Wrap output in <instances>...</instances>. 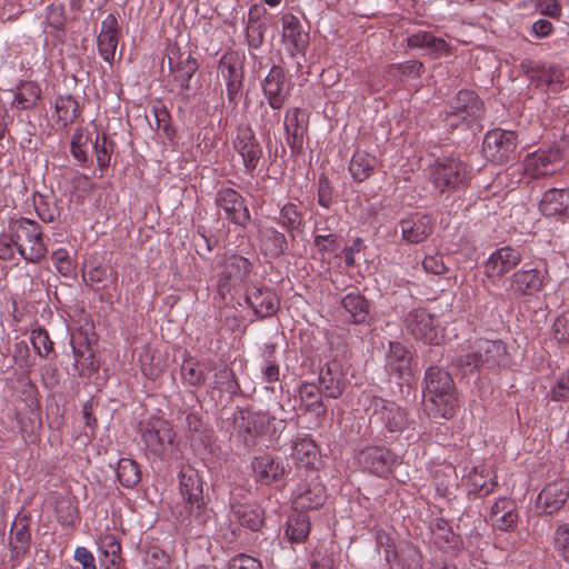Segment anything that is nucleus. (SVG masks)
<instances>
[{"label":"nucleus","mask_w":569,"mask_h":569,"mask_svg":"<svg viewBox=\"0 0 569 569\" xmlns=\"http://www.w3.org/2000/svg\"><path fill=\"white\" fill-rule=\"evenodd\" d=\"M31 343L40 357H47L52 350V341L43 329H33L30 337Z\"/></svg>","instance_id":"53"},{"label":"nucleus","mask_w":569,"mask_h":569,"mask_svg":"<svg viewBox=\"0 0 569 569\" xmlns=\"http://www.w3.org/2000/svg\"><path fill=\"white\" fill-rule=\"evenodd\" d=\"M548 272L546 269L523 267L509 280V290L516 295L532 296L543 287Z\"/></svg>","instance_id":"12"},{"label":"nucleus","mask_w":569,"mask_h":569,"mask_svg":"<svg viewBox=\"0 0 569 569\" xmlns=\"http://www.w3.org/2000/svg\"><path fill=\"white\" fill-rule=\"evenodd\" d=\"M16 249V237L11 229L8 227V232L0 236V259H11Z\"/></svg>","instance_id":"59"},{"label":"nucleus","mask_w":569,"mask_h":569,"mask_svg":"<svg viewBox=\"0 0 569 569\" xmlns=\"http://www.w3.org/2000/svg\"><path fill=\"white\" fill-rule=\"evenodd\" d=\"M516 133L513 131L495 129L487 132L483 139V152L495 162L507 161L516 150Z\"/></svg>","instance_id":"8"},{"label":"nucleus","mask_w":569,"mask_h":569,"mask_svg":"<svg viewBox=\"0 0 569 569\" xmlns=\"http://www.w3.org/2000/svg\"><path fill=\"white\" fill-rule=\"evenodd\" d=\"M273 353H274V347L267 346L263 351L264 361L261 366L262 379L266 382H276L279 380V376H280L279 366L276 362Z\"/></svg>","instance_id":"49"},{"label":"nucleus","mask_w":569,"mask_h":569,"mask_svg":"<svg viewBox=\"0 0 569 569\" xmlns=\"http://www.w3.org/2000/svg\"><path fill=\"white\" fill-rule=\"evenodd\" d=\"M423 269L432 274H442L447 268L439 253L426 256L422 260Z\"/></svg>","instance_id":"63"},{"label":"nucleus","mask_w":569,"mask_h":569,"mask_svg":"<svg viewBox=\"0 0 569 569\" xmlns=\"http://www.w3.org/2000/svg\"><path fill=\"white\" fill-rule=\"evenodd\" d=\"M153 114L156 119L157 129L161 131L168 139H172L174 130L170 124V116L168 110L163 107H154Z\"/></svg>","instance_id":"55"},{"label":"nucleus","mask_w":569,"mask_h":569,"mask_svg":"<svg viewBox=\"0 0 569 569\" xmlns=\"http://www.w3.org/2000/svg\"><path fill=\"white\" fill-rule=\"evenodd\" d=\"M517 518L515 502L509 498H500L491 507L490 519L500 530L507 531L512 528Z\"/></svg>","instance_id":"28"},{"label":"nucleus","mask_w":569,"mask_h":569,"mask_svg":"<svg viewBox=\"0 0 569 569\" xmlns=\"http://www.w3.org/2000/svg\"><path fill=\"white\" fill-rule=\"evenodd\" d=\"M284 129L288 134L289 144L292 147L301 146L306 126L300 120L299 109H291L287 111L284 117Z\"/></svg>","instance_id":"42"},{"label":"nucleus","mask_w":569,"mask_h":569,"mask_svg":"<svg viewBox=\"0 0 569 569\" xmlns=\"http://www.w3.org/2000/svg\"><path fill=\"white\" fill-rule=\"evenodd\" d=\"M569 497V481L558 479L546 483L536 500L539 513L551 515L562 508Z\"/></svg>","instance_id":"11"},{"label":"nucleus","mask_w":569,"mask_h":569,"mask_svg":"<svg viewBox=\"0 0 569 569\" xmlns=\"http://www.w3.org/2000/svg\"><path fill=\"white\" fill-rule=\"evenodd\" d=\"M320 380L328 397L335 399L342 395L345 388L342 380L333 378L330 371L322 373Z\"/></svg>","instance_id":"57"},{"label":"nucleus","mask_w":569,"mask_h":569,"mask_svg":"<svg viewBox=\"0 0 569 569\" xmlns=\"http://www.w3.org/2000/svg\"><path fill=\"white\" fill-rule=\"evenodd\" d=\"M521 261V254L511 247H502L493 251L483 264L486 277L492 282H500L506 273L517 267Z\"/></svg>","instance_id":"7"},{"label":"nucleus","mask_w":569,"mask_h":569,"mask_svg":"<svg viewBox=\"0 0 569 569\" xmlns=\"http://www.w3.org/2000/svg\"><path fill=\"white\" fill-rule=\"evenodd\" d=\"M402 239L409 243L426 240L432 231L431 218L427 214H411L400 221Z\"/></svg>","instance_id":"21"},{"label":"nucleus","mask_w":569,"mask_h":569,"mask_svg":"<svg viewBox=\"0 0 569 569\" xmlns=\"http://www.w3.org/2000/svg\"><path fill=\"white\" fill-rule=\"evenodd\" d=\"M260 240L262 250L271 257H278L287 248L284 236L272 227L260 230Z\"/></svg>","instance_id":"40"},{"label":"nucleus","mask_w":569,"mask_h":569,"mask_svg":"<svg viewBox=\"0 0 569 569\" xmlns=\"http://www.w3.org/2000/svg\"><path fill=\"white\" fill-rule=\"evenodd\" d=\"M71 346L73 351V366L79 375H84L97 368L94 353L90 342L86 337L73 335L71 338Z\"/></svg>","instance_id":"24"},{"label":"nucleus","mask_w":569,"mask_h":569,"mask_svg":"<svg viewBox=\"0 0 569 569\" xmlns=\"http://www.w3.org/2000/svg\"><path fill=\"white\" fill-rule=\"evenodd\" d=\"M408 331L418 340L429 345H439L442 336L435 318L425 309L411 311L407 318Z\"/></svg>","instance_id":"9"},{"label":"nucleus","mask_w":569,"mask_h":569,"mask_svg":"<svg viewBox=\"0 0 569 569\" xmlns=\"http://www.w3.org/2000/svg\"><path fill=\"white\" fill-rule=\"evenodd\" d=\"M553 549L567 562H569V525H559L553 533Z\"/></svg>","instance_id":"51"},{"label":"nucleus","mask_w":569,"mask_h":569,"mask_svg":"<svg viewBox=\"0 0 569 569\" xmlns=\"http://www.w3.org/2000/svg\"><path fill=\"white\" fill-rule=\"evenodd\" d=\"M539 208L546 217L569 218V188L547 190Z\"/></svg>","instance_id":"20"},{"label":"nucleus","mask_w":569,"mask_h":569,"mask_svg":"<svg viewBox=\"0 0 569 569\" xmlns=\"http://www.w3.org/2000/svg\"><path fill=\"white\" fill-rule=\"evenodd\" d=\"M410 48L426 49L430 54L440 56L447 52V43L440 38H436L429 32L419 31L408 37Z\"/></svg>","instance_id":"39"},{"label":"nucleus","mask_w":569,"mask_h":569,"mask_svg":"<svg viewBox=\"0 0 569 569\" xmlns=\"http://www.w3.org/2000/svg\"><path fill=\"white\" fill-rule=\"evenodd\" d=\"M295 462L309 468L319 458L318 447L308 435H297L292 440V453Z\"/></svg>","instance_id":"27"},{"label":"nucleus","mask_w":569,"mask_h":569,"mask_svg":"<svg viewBox=\"0 0 569 569\" xmlns=\"http://www.w3.org/2000/svg\"><path fill=\"white\" fill-rule=\"evenodd\" d=\"M117 477L123 487L133 488L141 479L139 466L132 459L122 458L118 461Z\"/></svg>","instance_id":"44"},{"label":"nucleus","mask_w":569,"mask_h":569,"mask_svg":"<svg viewBox=\"0 0 569 569\" xmlns=\"http://www.w3.org/2000/svg\"><path fill=\"white\" fill-rule=\"evenodd\" d=\"M51 259L57 271L60 274L68 277L73 272L74 266L67 249H57L56 251L52 252Z\"/></svg>","instance_id":"54"},{"label":"nucleus","mask_w":569,"mask_h":569,"mask_svg":"<svg viewBox=\"0 0 569 569\" xmlns=\"http://www.w3.org/2000/svg\"><path fill=\"white\" fill-rule=\"evenodd\" d=\"M505 356V347L500 341L480 339L476 343V349L457 360V366L462 373L472 372L481 367L493 368Z\"/></svg>","instance_id":"5"},{"label":"nucleus","mask_w":569,"mask_h":569,"mask_svg":"<svg viewBox=\"0 0 569 569\" xmlns=\"http://www.w3.org/2000/svg\"><path fill=\"white\" fill-rule=\"evenodd\" d=\"M90 140V136L82 128H77L71 137V153L73 158L83 163L88 159V142Z\"/></svg>","instance_id":"47"},{"label":"nucleus","mask_w":569,"mask_h":569,"mask_svg":"<svg viewBox=\"0 0 569 569\" xmlns=\"http://www.w3.org/2000/svg\"><path fill=\"white\" fill-rule=\"evenodd\" d=\"M376 157L369 154L366 151L358 150L351 158L349 171L355 180L363 181L370 177L373 169L376 168Z\"/></svg>","instance_id":"36"},{"label":"nucleus","mask_w":569,"mask_h":569,"mask_svg":"<svg viewBox=\"0 0 569 569\" xmlns=\"http://www.w3.org/2000/svg\"><path fill=\"white\" fill-rule=\"evenodd\" d=\"M280 223L289 231L298 230L302 223V216L292 203H287L280 211Z\"/></svg>","instance_id":"52"},{"label":"nucleus","mask_w":569,"mask_h":569,"mask_svg":"<svg viewBox=\"0 0 569 569\" xmlns=\"http://www.w3.org/2000/svg\"><path fill=\"white\" fill-rule=\"evenodd\" d=\"M217 203L226 217L233 223L244 227L250 221V212L243 198L233 189L226 188L218 192Z\"/></svg>","instance_id":"13"},{"label":"nucleus","mask_w":569,"mask_h":569,"mask_svg":"<svg viewBox=\"0 0 569 569\" xmlns=\"http://www.w3.org/2000/svg\"><path fill=\"white\" fill-rule=\"evenodd\" d=\"M99 550L106 557L107 561L112 566L120 563L121 546L118 539L113 535H104L99 538L98 541Z\"/></svg>","instance_id":"46"},{"label":"nucleus","mask_w":569,"mask_h":569,"mask_svg":"<svg viewBox=\"0 0 569 569\" xmlns=\"http://www.w3.org/2000/svg\"><path fill=\"white\" fill-rule=\"evenodd\" d=\"M553 337L560 343H569V311L560 315L552 326Z\"/></svg>","instance_id":"58"},{"label":"nucleus","mask_w":569,"mask_h":569,"mask_svg":"<svg viewBox=\"0 0 569 569\" xmlns=\"http://www.w3.org/2000/svg\"><path fill=\"white\" fill-rule=\"evenodd\" d=\"M359 465L367 471L386 476L392 466V456L390 451L383 447L371 446L362 449L358 453Z\"/></svg>","instance_id":"17"},{"label":"nucleus","mask_w":569,"mask_h":569,"mask_svg":"<svg viewBox=\"0 0 569 569\" xmlns=\"http://www.w3.org/2000/svg\"><path fill=\"white\" fill-rule=\"evenodd\" d=\"M234 148L241 156L246 168L253 169L257 167L262 151L251 129H239Z\"/></svg>","instance_id":"22"},{"label":"nucleus","mask_w":569,"mask_h":569,"mask_svg":"<svg viewBox=\"0 0 569 569\" xmlns=\"http://www.w3.org/2000/svg\"><path fill=\"white\" fill-rule=\"evenodd\" d=\"M433 542L440 548L451 542L455 538V533L450 528L448 521L445 519H437L430 527Z\"/></svg>","instance_id":"50"},{"label":"nucleus","mask_w":569,"mask_h":569,"mask_svg":"<svg viewBox=\"0 0 569 569\" xmlns=\"http://www.w3.org/2000/svg\"><path fill=\"white\" fill-rule=\"evenodd\" d=\"M251 263L241 256H231L227 259L222 277L226 280L224 286H236L243 282L250 271Z\"/></svg>","instance_id":"31"},{"label":"nucleus","mask_w":569,"mask_h":569,"mask_svg":"<svg viewBox=\"0 0 569 569\" xmlns=\"http://www.w3.org/2000/svg\"><path fill=\"white\" fill-rule=\"evenodd\" d=\"M268 416L261 412L250 410L241 411L236 419V429L243 442L249 446L264 433L268 427Z\"/></svg>","instance_id":"15"},{"label":"nucleus","mask_w":569,"mask_h":569,"mask_svg":"<svg viewBox=\"0 0 569 569\" xmlns=\"http://www.w3.org/2000/svg\"><path fill=\"white\" fill-rule=\"evenodd\" d=\"M179 492L188 512L200 510L204 506L202 478L192 466L187 465L180 469Z\"/></svg>","instance_id":"6"},{"label":"nucleus","mask_w":569,"mask_h":569,"mask_svg":"<svg viewBox=\"0 0 569 569\" xmlns=\"http://www.w3.org/2000/svg\"><path fill=\"white\" fill-rule=\"evenodd\" d=\"M228 569H262V565L253 557L238 555L230 560Z\"/></svg>","instance_id":"62"},{"label":"nucleus","mask_w":569,"mask_h":569,"mask_svg":"<svg viewBox=\"0 0 569 569\" xmlns=\"http://www.w3.org/2000/svg\"><path fill=\"white\" fill-rule=\"evenodd\" d=\"M252 469L258 479L266 485L278 481L287 472V467L270 455L256 457L252 462Z\"/></svg>","instance_id":"25"},{"label":"nucleus","mask_w":569,"mask_h":569,"mask_svg":"<svg viewBox=\"0 0 569 569\" xmlns=\"http://www.w3.org/2000/svg\"><path fill=\"white\" fill-rule=\"evenodd\" d=\"M423 398L430 417L450 419L458 402L450 375L439 368H429L425 378Z\"/></svg>","instance_id":"1"},{"label":"nucleus","mask_w":569,"mask_h":569,"mask_svg":"<svg viewBox=\"0 0 569 569\" xmlns=\"http://www.w3.org/2000/svg\"><path fill=\"white\" fill-rule=\"evenodd\" d=\"M53 119L62 128L72 123L79 113V104L71 96L57 97L53 102Z\"/></svg>","instance_id":"32"},{"label":"nucleus","mask_w":569,"mask_h":569,"mask_svg":"<svg viewBox=\"0 0 569 569\" xmlns=\"http://www.w3.org/2000/svg\"><path fill=\"white\" fill-rule=\"evenodd\" d=\"M315 246L323 260H330L332 258L339 257L345 248L342 238L335 233L316 234Z\"/></svg>","instance_id":"38"},{"label":"nucleus","mask_w":569,"mask_h":569,"mask_svg":"<svg viewBox=\"0 0 569 569\" xmlns=\"http://www.w3.org/2000/svg\"><path fill=\"white\" fill-rule=\"evenodd\" d=\"M93 149L97 157V164L100 169H104L110 164L112 154V143L108 141L107 136L97 133Z\"/></svg>","instance_id":"48"},{"label":"nucleus","mask_w":569,"mask_h":569,"mask_svg":"<svg viewBox=\"0 0 569 569\" xmlns=\"http://www.w3.org/2000/svg\"><path fill=\"white\" fill-rule=\"evenodd\" d=\"M325 500V487L320 482L312 481L295 495L293 507L296 510L316 509L322 506Z\"/></svg>","instance_id":"29"},{"label":"nucleus","mask_w":569,"mask_h":569,"mask_svg":"<svg viewBox=\"0 0 569 569\" xmlns=\"http://www.w3.org/2000/svg\"><path fill=\"white\" fill-rule=\"evenodd\" d=\"M453 109L455 111L452 116L459 117L466 121L469 118H476L479 114L481 107L475 92L461 90L457 94Z\"/></svg>","instance_id":"34"},{"label":"nucleus","mask_w":569,"mask_h":569,"mask_svg":"<svg viewBox=\"0 0 569 569\" xmlns=\"http://www.w3.org/2000/svg\"><path fill=\"white\" fill-rule=\"evenodd\" d=\"M141 436L144 445L157 456H171L177 450L176 433L164 419H149L143 426Z\"/></svg>","instance_id":"4"},{"label":"nucleus","mask_w":569,"mask_h":569,"mask_svg":"<svg viewBox=\"0 0 569 569\" xmlns=\"http://www.w3.org/2000/svg\"><path fill=\"white\" fill-rule=\"evenodd\" d=\"M16 237L17 250L29 262L40 261L47 253L39 224L29 219H18L9 223Z\"/></svg>","instance_id":"3"},{"label":"nucleus","mask_w":569,"mask_h":569,"mask_svg":"<svg viewBox=\"0 0 569 569\" xmlns=\"http://www.w3.org/2000/svg\"><path fill=\"white\" fill-rule=\"evenodd\" d=\"M246 300L253 311L261 317L272 316L279 308L277 295L268 288L252 287L247 291Z\"/></svg>","instance_id":"23"},{"label":"nucleus","mask_w":569,"mask_h":569,"mask_svg":"<svg viewBox=\"0 0 569 569\" xmlns=\"http://www.w3.org/2000/svg\"><path fill=\"white\" fill-rule=\"evenodd\" d=\"M558 151L539 150L527 156L523 161V172L529 178H539L555 172Z\"/></svg>","instance_id":"19"},{"label":"nucleus","mask_w":569,"mask_h":569,"mask_svg":"<svg viewBox=\"0 0 569 569\" xmlns=\"http://www.w3.org/2000/svg\"><path fill=\"white\" fill-rule=\"evenodd\" d=\"M309 531L310 521L306 515L297 512L288 518L286 535L291 542L299 543L305 541Z\"/></svg>","instance_id":"41"},{"label":"nucleus","mask_w":569,"mask_h":569,"mask_svg":"<svg viewBox=\"0 0 569 569\" xmlns=\"http://www.w3.org/2000/svg\"><path fill=\"white\" fill-rule=\"evenodd\" d=\"M387 367L399 377L409 376L411 373L410 351L400 342H390Z\"/></svg>","instance_id":"30"},{"label":"nucleus","mask_w":569,"mask_h":569,"mask_svg":"<svg viewBox=\"0 0 569 569\" xmlns=\"http://www.w3.org/2000/svg\"><path fill=\"white\" fill-rule=\"evenodd\" d=\"M169 64L170 70L177 73L176 78L180 81L181 87H188L189 80L198 69L197 60L191 54H182L177 62L169 58Z\"/></svg>","instance_id":"43"},{"label":"nucleus","mask_w":569,"mask_h":569,"mask_svg":"<svg viewBox=\"0 0 569 569\" xmlns=\"http://www.w3.org/2000/svg\"><path fill=\"white\" fill-rule=\"evenodd\" d=\"M263 93L272 109H280L288 94V83L281 68L273 67L266 76Z\"/></svg>","instance_id":"18"},{"label":"nucleus","mask_w":569,"mask_h":569,"mask_svg":"<svg viewBox=\"0 0 569 569\" xmlns=\"http://www.w3.org/2000/svg\"><path fill=\"white\" fill-rule=\"evenodd\" d=\"M281 37L291 56H305L309 46V32L296 16L286 13L281 17Z\"/></svg>","instance_id":"10"},{"label":"nucleus","mask_w":569,"mask_h":569,"mask_svg":"<svg viewBox=\"0 0 569 569\" xmlns=\"http://www.w3.org/2000/svg\"><path fill=\"white\" fill-rule=\"evenodd\" d=\"M46 23L54 30H61L66 23L64 9L60 4H51L47 8Z\"/></svg>","instance_id":"56"},{"label":"nucleus","mask_w":569,"mask_h":569,"mask_svg":"<svg viewBox=\"0 0 569 569\" xmlns=\"http://www.w3.org/2000/svg\"><path fill=\"white\" fill-rule=\"evenodd\" d=\"M40 97V87L33 81H26L16 88L12 104L17 109L26 110L34 107Z\"/></svg>","instance_id":"35"},{"label":"nucleus","mask_w":569,"mask_h":569,"mask_svg":"<svg viewBox=\"0 0 569 569\" xmlns=\"http://www.w3.org/2000/svg\"><path fill=\"white\" fill-rule=\"evenodd\" d=\"M552 399L557 401L569 399V370L560 377L552 389Z\"/></svg>","instance_id":"64"},{"label":"nucleus","mask_w":569,"mask_h":569,"mask_svg":"<svg viewBox=\"0 0 569 569\" xmlns=\"http://www.w3.org/2000/svg\"><path fill=\"white\" fill-rule=\"evenodd\" d=\"M149 569H164L169 563V556L159 548H151L146 557Z\"/></svg>","instance_id":"60"},{"label":"nucleus","mask_w":569,"mask_h":569,"mask_svg":"<svg viewBox=\"0 0 569 569\" xmlns=\"http://www.w3.org/2000/svg\"><path fill=\"white\" fill-rule=\"evenodd\" d=\"M373 417L390 431L401 429L406 421L405 411L397 403L383 399L375 401Z\"/></svg>","instance_id":"26"},{"label":"nucleus","mask_w":569,"mask_h":569,"mask_svg":"<svg viewBox=\"0 0 569 569\" xmlns=\"http://www.w3.org/2000/svg\"><path fill=\"white\" fill-rule=\"evenodd\" d=\"M465 485L469 493L489 495L497 486V476L493 467L489 463L475 466L465 477Z\"/></svg>","instance_id":"16"},{"label":"nucleus","mask_w":569,"mask_h":569,"mask_svg":"<svg viewBox=\"0 0 569 569\" xmlns=\"http://www.w3.org/2000/svg\"><path fill=\"white\" fill-rule=\"evenodd\" d=\"M120 27L114 14L109 13L101 22L100 32L97 37V47L101 58L112 63L119 43Z\"/></svg>","instance_id":"14"},{"label":"nucleus","mask_w":569,"mask_h":569,"mask_svg":"<svg viewBox=\"0 0 569 569\" xmlns=\"http://www.w3.org/2000/svg\"><path fill=\"white\" fill-rule=\"evenodd\" d=\"M218 73L226 81L229 99H234L241 87V73L237 63L231 58L223 56L218 67Z\"/></svg>","instance_id":"33"},{"label":"nucleus","mask_w":569,"mask_h":569,"mask_svg":"<svg viewBox=\"0 0 569 569\" xmlns=\"http://www.w3.org/2000/svg\"><path fill=\"white\" fill-rule=\"evenodd\" d=\"M470 167L457 158H445L436 161L430 169V181L436 191L452 192L469 183Z\"/></svg>","instance_id":"2"},{"label":"nucleus","mask_w":569,"mask_h":569,"mask_svg":"<svg viewBox=\"0 0 569 569\" xmlns=\"http://www.w3.org/2000/svg\"><path fill=\"white\" fill-rule=\"evenodd\" d=\"M181 376L190 386H199L204 382L202 365L187 352L181 365Z\"/></svg>","instance_id":"45"},{"label":"nucleus","mask_w":569,"mask_h":569,"mask_svg":"<svg viewBox=\"0 0 569 569\" xmlns=\"http://www.w3.org/2000/svg\"><path fill=\"white\" fill-rule=\"evenodd\" d=\"M342 308L349 315V320L362 323L368 317V302L359 292H349L341 301Z\"/></svg>","instance_id":"37"},{"label":"nucleus","mask_w":569,"mask_h":569,"mask_svg":"<svg viewBox=\"0 0 569 569\" xmlns=\"http://www.w3.org/2000/svg\"><path fill=\"white\" fill-rule=\"evenodd\" d=\"M58 520L66 526L72 525L76 517V508L68 499H61L57 503Z\"/></svg>","instance_id":"61"}]
</instances>
